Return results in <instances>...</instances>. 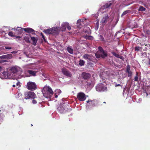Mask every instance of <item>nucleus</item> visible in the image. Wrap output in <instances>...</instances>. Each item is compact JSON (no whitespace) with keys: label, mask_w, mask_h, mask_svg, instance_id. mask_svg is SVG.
Segmentation results:
<instances>
[{"label":"nucleus","mask_w":150,"mask_h":150,"mask_svg":"<svg viewBox=\"0 0 150 150\" xmlns=\"http://www.w3.org/2000/svg\"><path fill=\"white\" fill-rule=\"evenodd\" d=\"M22 72V69L17 66H13L9 69L8 71H5L3 72V77L2 79H13L15 74L20 76Z\"/></svg>","instance_id":"obj_1"},{"label":"nucleus","mask_w":150,"mask_h":150,"mask_svg":"<svg viewBox=\"0 0 150 150\" xmlns=\"http://www.w3.org/2000/svg\"><path fill=\"white\" fill-rule=\"evenodd\" d=\"M42 93L44 96L47 98H51L53 95L52 88L48 86H45L43 89Z\"/></svg>","instance_id":"obj_2"},{"label":"nucleus","mask_w":150,"mask_h":150,"mask_svg":"<svg viewBox=\"0 0 150 150\" xmlns=\"http://www.w3.org/2000/svg\"><path fill=\"white\" fill-rule=\"evenodd\" d=\"M59 27H54L50 29L45 30L43 32L47 34H52L53 35H57L59 33L58 30Z\"/></svg>","instance_id":"obj_3"},{"label":"nucleus","mask_w":150,"mask_h":150,"mask_svg":"<svg viewBox=\"0 0 150 150\" xmlns=\"http://www.w3.org/2000/svg\"><path fill=\"white\" fill-rule=\"evenodd\" d=\"M96 89L98 92H104L107 91L106 85L100 83L98 84L96 87Z\"/></svg>","instance_id":"obj_4"},{"label":"nucleus","mask_w":150,"mask_h":150,"mask_svg":"<svg viewBox=\"0 0 150 150\" xmlns=\"http://www.w3.org/2000/svg\"><path fill=\"white\" fill-rule=\"evenodd\" d=\"M26 88L31 91H34L37 89V85L34 82L29 81L27 83Z\"/></svg>","instance_id":"obj_5"},{"label":"nucleus","mask_w":150,"mask_h":150,"mask_svg":"<svg viewBox=\"0 0 150 150\" xmlns=\"http://www.w3.org/2000/svg\"><path fill=\"white\" fill-rule=\"evenodd\" d=\"M66 104L63 103L60 104L58 107L57 109L61 113H63L66 112L67 109L66 107Z\"/></svg>","instance_id":"obj_6"},{"label":"nucleus","mask_w":150,"mask_h":150,"mask_svg":"<svg viewBox=\"0 0 150 150\" xmlns=\"http://www.w3.org/2000/svg\"><path fill=\"white\" fill-rule=\"evenodd\" d=\"M96 57L97 58L102 57L104 58L107 56V53L106 51L104 50L100 52H97L95 54Z\"/></svg>","instance_id":"obj_7"},{"label":"nucleus","mask_w":150,"mask_h":150,"mask_svg":"<svg viewBox=\"0 0 150 150\" xmlns=\"http://www.w3.org/2000/svg\"><path fill=\"white\" fill-rule=\"evenodd\" d=\"M112 5V3L110 2L106 3L105 5L101 7L98 11V13H102L104 12V10L109 8Z\"/></svg>","instance_id":"obj_8"},{"label":"nucleus","mask_w":150,"mask_h":150,"mask_svg":"<svg viewBox=\"0 0 150 150\" xmlns=\"http://www.w3.org/2000/svg\"><path fill=\"white\" fill-rule=\"evenodd\" d=\"M25 96L26 97L24 98V99H34L35 98L36 95L33 92L29 91L25 94Z\"/></svg>","instance_id":"obj_9"},{"label":"nucleus","mask_w":150,"mask_h":150,"mask_svg":"<svg viewBox=\"0 0 150 150\" xmlns=\"http://www.w3.org/2000/svg\"><path fill=\"white\" fill-rule=\"evenodd\" d=\"M77 98L80 101H83L86 99L85 95L82 92H80L77 94Z\"/></svg>","instance_id":"obj_10"},{"label":"nucleus","mask_w":150,"mask_h":150,"mask_svg":"<svg viewBox=\"0 0 150 150\" xmlns=\"http://www.w3.org/2000/svg\"><path fill=\"white\" fill-rule=\"evenodd\" d=\"M109 20V17L108 14H105L103 17L100 21V23L102 24H105L108 22Z\"/></svg>","instance_id":"obj_11"},{"label":"nucleus","mask_w":150,"mask_h":150,"mask_svg":"<svg viewBox=\"0 0 150 150\" xmlns=\"http://www.w3.org/2000/svg\"><path fill=\"white\" fill-rule=\"evenodd\" d=\"M12 30H14L15 31V34L17 35L21 34L23 33V28L20 27H17L16 28H12Z\"/></svg>","instance_id":"obj_12"},{"label":"nucleus","mask_w":150,"mask_h":150,"mask_svg":"<svg viewBox=\"0 0 150 150\" xmlns=\"http://www.w3.org/2000/svg\"><path fill=\"white\" fill-rule=\"evenodd\" d=\"M62 72L64 75L67 76L68 77H70L72 76L71 72L66 69H62Z\"/></svg>","instance_id":"obj_13"},{"label":"nucleus","mask_w":150,"mask_h":150,"mask_svg":"<svg viewBox=\"0 0 150 150\" xmlns=\"http://www.w3.org/2000/svg\"><path fill=\"white\" fill-rule=\"evenodd\" d=\"M87 103L86 107L87 108H89L90 106H93L94 104V101L90 100L87 101Z\"/></svg>","instance_id":"obj_14"},{"label":"nucleus","mask_w":150,"mask_h":150,"mask_svg":"<svg viewBox=\"0 0 150 150\" xmlns=\"http://www.w3.org/2000/svg\"><path fill=\"white\" fill-rule=\"evenodd\" d=\"M16 97L18 99L20 100H23V99L22 98V94L20 92H18L16 94Z\"/></svg>","instance_id":"obj_15"},{"label":"nucleus","mask_w":150,"mask_h":150,"mask_svg":"<svg viewBox=\"0 0 150 150\" xmlns=\"http://www.w3.org/2000/svg\"><path fill=\"white\" fill-rule=\"evenodd\" d=\"M83 58L85 59H88L91 60L92 59L91 55L85 54L83 56Z\"/></svg>","instance_id":"obj_16"},{"label":"nucleus","mask_w":150,"mask_h":150,"mask_svg":"<svg viewBox=\"0 0 150 150\" xmlns=\"http://www.w3.org/2000/svg\"><path fill=\"white\" fill-rule=\"evenodd\" d=\"M54 97L55 98H57L58 97V95L61 93L62 91L59 89H56L54 91Z\"/></svg>","instance_id":"obj_17"},{"label":"nucleus","mask_w":150,"mask_h":150,"mask_svg":"<svg viewBox=\"0 0 150 150\" xmlns=\"http://www.w3.org/2000/svg\"><path fill=\"white\" fill-rule=\"evenodd\" d=\"M67 24L68 23L67 22L63 23H62L61 26V30L62 31H63L65 30Z\"/></svg>","instance_id":"obj_18"},{"label":"nucleus","mask_w":150,"mask_h":150,"mask_svg":"<svg viewBox=\"0 0 150 150\" xmlns=\"http://www.w3.org/2000/svg\"><path fill=\"white\" fill-rule=\"evenodd\" d=\"M23 30L25 32L28 33H32L34 32V30L33 29L30 28H23Z\"/></svg>","instance_id":"obj_19"},{"label":"nucleus","mask_w":150,"mask_h":150,"mask_svg":"<svg viewBox=\"0 0 150 150\" xmlns=\"http://www.w3.org/2000/svg\"><path fill=\"white\" fill-rule=\"evenodd\" d=\"M82 76L84 79H88L90 77L91 75L89 74L84 72L82 73Z\"/></svg>","instance_id":"obj_20"},{"label":"nucleus","mask_w":150,"mask_h":150,"mask_svg":"<svg viewBox=\"0 0 150 150\" xmlns=\"http://www.w3.org/2000/svg\"><path fill=\"white\" fill-rule=\"evenodd\" d=\"M11 57V54H7L1 56L0 58L1 59H6L10 58Z\"/></svg>","instance_id":"obj_21"},{"label":"nucleus","mask_w":150,"mask_h":150,"mask_svg":"<svg viewBox=\"0 0 150 150\" xmlns=\"http://www.w3.org/2000/svg\"><path fill=\"white\" fill-rule=\"evenodd\" d=\"M37 71H34L33 70H28V72L31 75L35 76L37 72Z\"/></svg>","instance_id":"obj_22"},{"label":"nucleus","mask_w":150,"mask_h":150,"mask_svg":"<svg viewBox=\"0 0 150 150\" xmlns=\"http://www.w3.org/2000/svg\"><path fill=\"white\" fill-rule=\"evenodd\" d=\"M83 20L80 19L77 21V25L78 26H79L80 25H82L83 24Z\"/></svg>","instance_id":"obj_23"},{"label":"nucleus","mask_w":150,"mask_h":150,"mask_svg":"<svg viewBox=\"0 0 150 150\" xmlns=\"http://www.w3.org/2000/svg\"><path fill=\"white\" fill-rule=\"evenodd\" d=\"M31 39L33 41L32 44L34 45H35L37 42V40L35 37H32L31 38Z\"/></svg>","instance_id":"obj_24"},{"label":"nucleus","mask_w":150,"mask_h":150,"mask_svg":"<svg viewBox=\"0 0 150 150\" xmlns=\"http://www.w3.org/2000/svg\"><path fill=\"white\" fill-rule=\"evenodd\" d=\"M67 50L68 52L71 54H72L73 53V49L69 47H67Z\"/></svg>","instance_id":"obj_25"},{"label":"nucleus","mask_w":150,"mask_h":150,"mask_svg":"<svg viewBox=\"0 0 150 150\" xmlns=\"http://www.w3.org/2000/svg\"><path fill=\"white\" fill-rule=\"evenodd\" d=\"M85 63V61L83 60L80 59L79 62V64L81 66H82L84 65Z\"/></svg>","instance_id":"obj_26"},{"label":"nucleus","mask_w":150,"mask_h":150,"mask_svg":"<svg viewBox=\"0 0 150 150\" xmlns=\"http://www.w3.org/2000/svg\"><path fill=\"white\" fill-rule=\"evenodd\" d=\"M84 37L85 38L88 40H92L93 39V38L92 36L87 35L84 36Z\"/></svg>","instance_id":"obj_27"},{"label":"nucleus","mask_w":150,"mask_h":150,"mask_svg":"<svg viewBox=\"0 0 150 150\" xmlns=\"http://www.w3.org/2000/svg\"><path fill=\"white\" fill-rule=\"evenodd\" d=\"M24 40L27 43L30 42V38L28 36H25L24 38Z\"/></svg>","instance_id":"obj_28"},{"label":"nucleus","mask_w":150,"mask_h":150,"mask_svg":"<svg viewBox=\"0 0 150 150\" xmlns=\"http://www.w3.org/2000/svg\"><path fill=\"white\" fill-rule=\"evenodd\" d=\"M15 33H13L11 31L9 32L8 34V35L11 37H14L15 36Z\"/></svg>","instance_id":"obj_29"},{"label":"nucleus","mask_w":150,"mask_h":150,"mask_svg":"<svg viewBox=\"0 0 150 150\" xmlns=\"http://www.w3.org/2000/svg\"><path fill=\"white\" fill-rule=\"evenodd\" d=\"M99 36L100 38V41H104V39L103 36L101 35H99Z\"/></svg>","instance_id":"obj_30"},{"label":"nucleus","mask_w":150,"mask_h":150,"mask_svg":"<svg viewBox=\"0 0 150 150\" xmlns=\"http://www.w3.org/2000/svg\"><path fill=\"white\" fill-rule=\"evenodd\" d=\"M129 10H127L125 11L123 13H122V14L121 15V16H123L127 13H128L129 12Z\"/></svg>","instance_id":"obj_31"},{"label":"nucleus","mask_w":150,"mask_h":150,"mask_svg":"<svg viewBox=\"0 0 150 150\" xmlns=\"http://www.w3.org/2000/svg\"><path fill=\"white\" fill-rule=\"evenodd\" d=\"M145 10V8L142 6H140L139 8V11H144Z\"/></svg>","instance_id":"obj_32"},{"label":"nucleus","mask_w":150,"mask_h":150,"mask_svg":"<svg viewBox=\"0 0 150 150\" xmlns=\"http://www.w3.org/2000/svg\"><path fill=\"white\" fill-rule=\"evenodd\" d=\"M140 49H142V48L141 47L139 46H136L135 47V51H139Z\"/></svg>","instance_id":"obj_33"},{"label":"nucleus","mask_w":150,"mask_h":150,"mask_svg":"<svg viewBox=\"0 0 150 150\" xmlns=\"http://www.w3.org/2000/svg\"><path fill=\"white\" fill-rule=\"evenodd\" d=\"M112 53L113 55L115 56V57H117V58L118 57L119 55L116 53L115 52H112Z\"/></svg>","instance_id":"obj_34"},{"label":"nucleus","mask_w":150,"mask_h":150,"mask_svg":"<svg viewBox=\"0 0 150 150\" xmlns=\"http://www.w3.org/2000/svg\"><path fill=\"white\" fill-rule=\"evenodd\" d=\"M127 73H128V75L127 76L128 77H131L132 75V72L131 71H128L127 72Z\"/></svg>","instance_id":"obj_35"},{"label":"nucleus","mask_w":150,"mask_h":150,"mask_svg":"<svg viewBox=\"0 0 150 150\" xmlns=\"http://www.w3.org/2000/svg\"><path fill=\"white\" fill-rule=\"evenodd\" d=\"M99 50L97 52H101L104 51L102 48L101 47H99L98 48Z\"/></svg>","instance_id":"obj_36"},{"label":"nucleus","mask_w":150,"mask_h":150,"mask_svg":"<svg viewBox=\"0 0 150 150\" xmlns=\"http://www.w3.org/2000/svg\"><path fill=\"white\" fill-rule=\"evenodd\" d=\"M130 71V67L128 65L127 66V68L126 69V72Z\"/></svg>","instance_id":"obj_37"},{"label":"nucleus","mask_w":150,"mask_h":150,"mask_svg":"<svg viewBox=\"0 0 150 150\" xmlns=\"http://www.w3.org/2000/svg\"><path fill=\"white\" fill-rule=\"evenodd\" d=\"M66 28H67V29L69 30H70L71 29V28L70 26L69 25V23H68V24L67 25V26H66Z\"/></svg>","instance_id":"obj_38"},{"label":"nucleus","mask_w":150,"mask_h":150,"mask_svg":"<svg viewBox=\"0 0 150 150\" xmlns=\"http://www.w3.org/2000/svg\"><path fill=\"white\" fill-rule=\"evenodd\" d=\"M138 78L137 75L135 77L134 81H138Z\"/></svg>","instance_id":"obj_39"},{"label":"nucleus","mask_w":150,"mask_h":150,"mask_svg":"<svg viewBox=\"0 0 150 150\" xmlns=\"http://www.w3.org/2000/svg\"><path fill=\"white\" fill-rule=\"evenodd\" d=\"M96 25L97 26V27L96 28H95V29L96 30H97L98 28V27H99V23L98 22H97L96 23Z\"/></svg>","instance_id":"obj_40"},{"label":"nucleus","mask_w":150,"mask_h":150,"mask_svg":"<svg viewBox=\"0 0 150 150\" xmlns=\"http://www.w3.org/2000/svg\"><path fill=\"white\" fill-rule=\"evenodd\" d=\"M37 103V102L36 101V100H34V99H33L32 100V103H33V104H35L36 103Z\"/></svg>","instance_id":"obj_41"},{"label":"nucleus","mask_w":150,"mask_h":150,"mask_svg":"<svg viewBox=\"0 0 150 150\" xmlns=\"http://www.w3.org/2000/svg\"><path fill=\"white\" fill-rule=\"evenodd\" d=\"M87 85L89 86H91V83L90 82H88L87 83Z\"/></svg>","instance_id":"obj_42"},{"label":"nucleus","mask_w":150,"mask_h":150,"mask_svg":"<svg viewBox=\"0 0 150 150\" xmlns=\"http://www.w3.org/2000/svg\"><path fill=\"white\" fill-rule=\"evenodd\" d=\"M5 48L6 49L10 50L11 49V48L10 47H5Z\"/></svg>","instance_id":"obj_43"},{"label":"nucleus","mask_w":150,"mask_h":150,"mask_svg":"<svg viewBox=\"0 0 150 150\" xmlns=\"http://www.w3.org/2000/svg\"><path fill=\"white\" fill-rule=\"evenodd\" d=\"M118 58H120L121 59H123V57L122 56L120 55H119V56Z\"/></svg>","instance_id":"obj_44"},{"label":"nucleus","mask_w":150,"mask_h":150,"mask_svg":"<svg viewBox=\"0 0 150 150\" xmlns=\"http://www.w3.org/2000/svg\"><path fill=\"white\" fill-rule=\"evenodd\" d=\"M14 37H15L16 38H21V37L20 36H16V35L15 36H14Z\"/></svg>","instance_id":"obj_45"},{"label":"nucleus","mask_w":150,"mask_h":150,"mask_svg":"<svg viewBox=\"0 0 150 150\" xmlns=\"http://www.w3.org/2000/svg\"><path fill=\"white\" fill-rule=\"evenodd\" d=\"M7 61L6 60H0V63L3 62H6Z\"/></svg>","instance_id":"obj_46"},{"label":"nucleus","mask_w":150,"mask_h":150,"mask_svg":"<svg viewBox=\"0 0 150 150\" xmlns=\"http://www.w3.org/2000/svg\"><path fill=\"white\" fill-rule=\"evenodd\" d=\"M16 85L18 86H20V83L19 82H18L16 83Z\"/></svg>","instance_id":"obj_47"},{"label":"nucleus","mask_w":150,"mask_h":150,"mask_svg":"<svg viewBox=\"0 0 150 150\" xmlns=\"http://www.w3.org/2000/svg\"><path fill=\"white\" fill-rule=\"evenodd\" d=\"M26 67L28 68H29V69H31L32 68L30 66V65H28V66H27Z\"/></svg>","instance_id":"obj_48"},{"label":"nucleus","mask_w":150,"mask_h":150,"mask_svg":"<svg viewBox=\"0 0 150 150\" xmlns=\"http://www.w3.org/2000/svg\"><path fill=\"white\" fill-rule=\"evenodd\" d=\"M41 35H42V38L44 39L45 40V36L43 35L42 33H41Z\"/></svg>","instance_id":"obj_49"},{"label":"nucleus","mask_w":150,"mask_h":150,"mask_svg":"<svg viewBox=\"0 0 150 150\" xmlns=\"http://www.w3.org/2000/svg\"><path fill=\"white\" fill-rule=\"evenodd\" d=\"M118 86H121V85L120 84H116L115 85V87H117Z\"/></svg>","instance_id":"obj_50"},{"label":"nucleus","mask_w":150,"mask_h":150,"mask_svg":"<svg viewBox=\"0 0 150 150\" xmlns=\"http://www.w3.org/2000/svg\"><path fill=\"white\" fill-rule=\"evenodd\" d=\"M142 99L141 98H139V101H140V102H141V101H142Z\"/></svg>","instance_id":"obj_51"},{"label":"nucleus","mask_w":150,"mask_h":150,"mask_svg":"<svg viewBox=\"0 0 150 150\" xmlns=\"http://www.w3.org/2000/svg\"><path fill=\"white\" fill-rule=\"evenodd\" d=\"M12 52L13 53H17V52H16V51H13Z\"/></svg>","instance_id":"obj_52"},{"label":"nucleus","mask_w":150,"mask_h":150,"mask_svg":"<svg viewBox=\"0 0 150 150\" xmlns=\"http://www.w3.org/2000/svg\"><path fill=\"white\" fill-rule=\"evenodd\" d=\"M2 69V67H0V71H1Z\"/></svg>","instance_id":"obj_53"},{"label":"nucleus","mask_w":150,"mask_h":150,"mask_svg":"<svg viewBox=\"0 0 150 150\" xmlns=\"http://www.w3.org/2000/svg\"><path fill=\"white\" fill-rule=\"evenodd\" d=\"M149 64L150 65V59H149Z\"/></svg>","instance_id":"obj_54"},{"label":"nucleus","mask_w":150,"mask_h":150,"mask_svg":"<svg viewBox=\"0 0 150 150\" xmlns=\"http://www.w3.org/2000/svg\"><path fill=\"white\" fill-rule=\"evenodd\" d=\"M12 86H13V87H15L16 86V85H13Z\"/></svg>","instance_id":"obj_55"},{"label":"nucleus","mask_w":150,"mask_h":150,"mask_svg":"<svg viewBox=\"0 0 150 150\" xmlns=\"http://www.w3.org/2000/svg\"><path fill=\"white\" fill-rule=\"evenodd\" d=\"M6 28L7 29H9V30H10V29H9V28H8V27H6Z\"/></svg>","instance_id":"obj_56"},{"label":"nucleus","mask_w":150,"mask_h":150,"mask_svg":"<svg viewBox=\"0 0 150 150\" xmlns=\"http://www.w3.org/2000/svg\"><path fill=\"white\" fill-rule=\"evenodd\" d=\"M24 54L25 55L27 56V57H28V56L27 55V54H26L25 53H24Z\"/></svg>","instance_id":"obj_57"},{"label":"nucleus","mask_w":150,"mask_h":150,"mask_svg":"<svg viewBox=\"0 0 150 150\" xmlns=\"http://www.w3.org/2000/svg\"><path fill=\"white\" fill-rule=\"evenodd\" d=\"M146 96H147L148 94L147 93H146Z\"/></svg>","instance_id":"obj_58"},{"label":"nucleus","mask_w":150,"mask_h":150,"mask_svg":"<svg viewBox=\"0 0 150 150\" xmlns=\"http://www.w3.org/2000/svg\"><path fill=\"white\" fill-rule=\"evenodd\" d=\"M33 126V125L32 124H31V126Z\"/></svg>","instance_id":"obj_59"}]
</instances>
